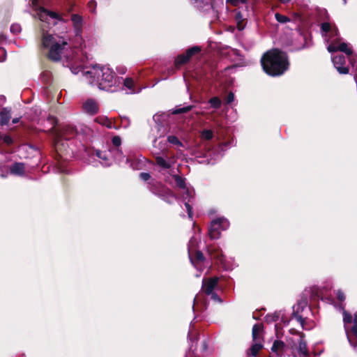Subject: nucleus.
<instances>
[{
    "label": "nucleus",
    "mask_w": 357,
    "mask_h": 357,
    "mask_svg": "<svg viewBox=\"0 0 357 357\" xmlns=\"http://www.w3.org/2000/svg\"><path fill=\"white\" fill-rule=\"evenodd\" d=\"M42 29V47L50 60H63V65L69 68L72 73L77 75L82 72L89 84L101 90L114 91L112 88L120 81L112 68L98 64L87 66L88 56L82 47L72 49L67 38L45 33L43 26Z\"/></svg>",
    "instance_id": "1"
},
{
    "label": "nucleus",
    "mask_w": 357,
    "mask_h": 357,
    "mask_svg": "<svg viewBox=\"0 0 357 357\" xmlns=\"http://www.w3.org/2000/svg\"><path fill=\"white\" fill-rule=\"evenodd\" d=\"M264 70L269 75H282L289 67L287 54L278 50H272L266 52L261 59Z\"/></svg>",
    "instance_id": "2"
},
{
    "label": "nucleus",
    "mask_w": 357,
    "mask_h": 357,
    "mask_svg": "<svg viewBox=\"0 0 357 357\" xmlns=\"http://www.w3.org/2000/svg\"><path fill=\"white\" fill-rule=\"evenodd\" d=\"M218 278L216 277L203 280L202 292L198 294L194 298V303L192 306L194 312L204 311L207 308L205 295L210 296L211 299L214 301L221 302V299L215 292V290L218 287Z\"/></svg>",
    "instance_id": "3"
},
{
    "label": "nucleus",
    "mask_w": 357,
    "mask_h": 357,
    "mask_svg": "<svg viewBox=\"0 0 357 357\" xmlns=\"http://www.w3.org/2000/svg\"><path fill=\"white\" fill-rule=\"evenodd\" d=\"M153 147L155 149L153 151V155L156 165L164 170L171 169L176 161V158L174 154L169 153L166 143L164 142L157 143V139H155Z\"/></svg>",
    "instance_id": "4"
},
{
    "label": "nucleus",
    "mask_w": 357,
    "mask_h": 357,
    "mask_svg": "<svg viewBox=\"0 0 357 357\" xmlns=\"http://www.w3.org/2000/svg\"><path fill=\"white\" fill-rule=\"evenodd\" d=\"M200 239V236L196 234L190 238L188 245L190 260L195 268L199 271V273L196 275L197 277H199L203 271V264L204 261L203 254L200 251L197 250Z\"/></svg>",
    "instance_id": "5"
},
{
    "label": "nucleus",
    "mask_w": 357,
    "mask_h": 357,
    "mask_svg": "<svg viewBox=\"0 0 357 357\" xmlns=\"http://www.w3.org/2000/svg\"><path fill=\"white\" fill-rule=\"evenodd\" d=\"M34 15L41 22L47 23L48 26L55 25L57 21L60 20L56 13L49 11L42 7L36 8Z\"/></svg>",
    "instance_id": "6"
},
{
    "label": "nucleus",
    "mask_w": 357,
    "mask_h": 357,
    "mask_svg": "<svg viewBox=\"0 0 357 357\" xmlns=\"http://www.w3.org/2000/svg\"><path fill=\"white\" fill-rule=\"evenodd\" d=\"M209 254L211 257L213 259H216L226 271L231 270L234 267V264L233 262L230 261L226 258V257L222 254V251L215 248H210L208 249Z\"/></svg>",
    "instance_id": "7"
},
{
    "label": "nucleus",
    "mask_w": 357,
    "mask_h": 357,
    "mask_svg": "<svg viewBox=\"0 0 357 357\" xmlns=\"http://www.w3.org/2000/svg\"><path fill=\"white\" fill-rule=\"evenodd\" d=\"M151 190L155 195L160 197L165 202L172 204L177 199V197L169 189L165 188L162 185H159L158 187H152Z\"/></svg>",
    "instance_id": "8"
},
{
    "label": "nucleus",
    "mask_w": 357,
    "mask_h": 357,
    "mask_svg": "<svg viewBox=\"0 0 357 357\" xmlns=\"http://www.w3.org/2000/svg\"><path fill=\"white\" fill-rule=\"evenodd\" d=\"M201 51V48L199 46H194L188 49L185 54H179L175 59L174 66L176 69H178L182 65L185 64L188 62L190 58L199 53Z\"/></svg>",
    "instance_id": "9"
},
{
    "label": "nucleus",
    "mask_w": 357,
    "mask_h": 357,
    "mask_svg": "<svg viewBox=\"0 0 357 357\" xmlns=\"http://www.w3.org/2000/svg\"><path fill=\"white\" fill-rule=\"evenodd\" d=\"M262 326L261 324H255L252 328V338L254 344H252L250 351L252 355L255 356L258 351L262 348L261 341V333L262 331Z\"/></svg>",
    "instance_id": "10"
},
{
    "label": "nucleus",
    "mask_w": 357,
    "mask_h": 357,
    "mask_svg": "<svg viewBox=\"0 0 357 357\" xmlns=\"http://www.w3.org/2000/svg\"><path fill=\"white\" fill-rule=\"evenodd\" d=\"M307 309V302L306 300L300 301L293 306L292 317L298 321V322L302 326L303 328V323L305 319L303 318V312Z\"/></svg>",
    "instance_id": "11"
},
{
    "label": "nucleus",
    "mask_w": 357,
    "mask_h": 357,
    "mask_svg": "<svg viewBox=\"0 0 357 357\" xmlns=\"http://www.w3.org/2000/svg\"><path fill=\"white\" fill-rule=\"evenodd\" d=\"M82 109L83 112L93 116L98 112L99 104L96 100L93 98H88L83 101Z\"/></svg>",
    "instance_id": "12"
},
{
    "label": "nucleus",
    "mask_w": 357,
    "mask_h": 357,
    "mask_svg": "<svg viewBox=\"0 0 357 357\" xmlns=\"http://www.w3.org/2000/svg\"><path fill=\"white\" fill-rule=\"evenodd\" d=\"M181 192L182 194V197L184 200H188L185 203V206L187 210L189 218H192V206L190 204V202H191V199L193 198L195 192L194 189L190 186H187L182 190H181Z\"/></svg>",
    "instance_id": "13"
},
{
    "label": "nucleus",
    "mask_w": 357,
    "mask_h": 357,
    "mask_svg": "<svg viewBox=\"0 0 357 357\" xmlns=\"http://www.w3.org/2000/svg\"><path fill=\"white\" fill-rule=\"evenodd\" d=\"M334 67L340 74L346 75L349 73V68L346 66L345 57L343 55H336L332 57Z\"/></svg>",
    "instance_id": "14"
},
{
    "label": "nucleus",
    "mask_w": 357,
    "mask_h": 357,
    "mask_svg": "<svg viewBox=\"0 0 357 357\" xmlns=\"http://www.w3.org/2000/svg\"><path fill=\"white\" fill-rule=\"evenodd\" d=\"M110 150L112 162L114 160L116 161L120 165L125 163L128 165L129 167L134 168L132 162H130V160L129 158H125V155L123 154L120 148L110 149Z\"/></svg>",
    "instance_id": "15"
},
{
    "label": "nucleus",
    "mask_w": 357,
    "mask_h": 357,
    "mask_svg": "<svg viewBox=\"0 0 357 357\" xmlns=\"http://www.w3.org/2000/svg\"><path fill=\"white\" fill-rule=\"evenodd\" d=\"M94 155L99 159V162L102 166L109 167L112 164L110 149L107 151L96 150Z\"/></svg>",
    "instance_id": "16"
},
{
    "label": "nucleus",
    "mask_w": 357,
    "mask_h": 357,
    "mask_svg": "<svg viewBox=\"0 0 357 357\" xmlns=\"http://www.w3.org/2000/svg\"><path fill=\"white\" fill-rule=\"evenodd\" d=\"M77 134V130L75 126L72 125H65L62 127L60 132L57 135V140L58 142L56 144L59 143V140L62 138L65 139H70V138L74 137Z\"/></svg>",
    "instance_id": "17"
},
{
    "label": "nucleus",
    "mask_w": 357,
    "mask_h": 357,
    "mask_svg": "<svg viewBox=\"0 0 357 357\" xmlns=\"http://www.w3.org/2000/svg\"><path fill=\"white\" fill-rule=\"evenodd\" d=\"M223 226L224 225H209L208 233L210 238L212 239L218 238L220 234V229H226V227Z\"/></svg>",
    "instance_id": "18"
},
{
    "label": "nucleus",
    "mask_w": 357,
    "mask_h": 357,
    "mask_svg": "<svg viewBox=\"0 0 357 357\" xmlns=\"http://www.w3.org/2000/svg\"><path fill=\"white\" fill-rule=\"evenodd\" d=\"M343 321L344 325L346 326L347 324H350L352 321V316L350 313L347 312L345 310H343ZM346 334L347 336L348 341L350 345L354 348V350L357 351V345L354 343L350 338L349 333L347 331V327L345 326Z\"/></svg>",
    "instance_id": "19"
},
{
    "label": "nucleus",
    "mask_w": 357,
    "mask_h": 357,
    "mask_svg": "<svg viewBox=\"0 0 357 357\" xmlns=\"http://www.w3.org/2000/svg\"><path fill=\"white\" fill-rule=\"evenodd\" d=\"M11 174L22 176L25 172V165L22 162H15L9 168Z\"/></svg>",
    "instance_id": "20"
},
{
    "label": "nucleus",
    "mask_w": 357,
    "mask_h": 357,
    "mask_svg": "<svg viewBox=\"0 0 357 357\" xmlns=\"http://www.w3.org/2000/svg\"><path fill=\"white\" fill-rule=\"evenodd\" d=\"M119 79V77H117ZM120 82H117V84H121V82L123 83V86L128 89L127 93H135L139 92V91H136L135 89V83L132 78H126L123 79L122 77L119 78Z\"/></svg>",
    "instance_id": "21"
},
{
    "label": "nucleus",
    "mask_w": 357,
    "mask_h": 357,
    "mask_svg": "<svg viewBox=\"0 0 357 357\" xmlns=\"http://www.w3.org/2000/svg\"><path fill=\"white\" fill-rule=\"evenodd\" d=\"M71 20L76 31V36H78L82 30V17L77 14H73L71 16Z\"/></svg>",
    "instance_id": "22"
},
{
    "label": "nucleus",
    "mask_w": 357,
    "mask_h": 357,
    "mask_svg": "<svg viewBox=\"0 0 357 357\" xmlns=\"http://www.w3.org/2000/svg\"><path fill=\"white\" fill-rule=\"evenodd\" d=\"M172 181H169V180L166 179V181H167L170 183H172L174 181L176 186L178 188H179L181 190H182L183 189H184L185 187L188 186V185L185 183V178L178 176V175H174V174L172 175Z\"/></svg>",
    "instance_id": "23"
},
{
    "label": "nucleus",
    "mask_w": 357,
    "mask_h": 357,
    "mask_svg": "<svg viewBox=\"0 0 357 357\" xmlns=\"http://www.w3.org/2000/svg\"><path fill=\"white\" fill-rule=\"evenodd\" d=\"M172 181H169V180L166 179V181H167L170 183H172L174 181L176 186L178 188H179L181 190H182L183 189H184L185 187L188 186V185L185 183V178L178 176V175H174V174L172 175Z\"/></svg>",
    "instance_id": "24"
},
{
    "label": "nucleus",
    "mask_w": 357,
    "mask_h": 357,
    "mask_svg": "<svg viewBox=\"0 0 357 357\" xmlns=\"http://www.w3.org/2000/svg\"><path fill=\"white\" fill-rule=\"evenodd\" d=\"M229 142H226L220 144L217 149L213 153L214 159L217 160L221 158L223 155L224 151L226 150L227 148L229 147Z\"/></svg>",
    "instance_id": "25"
},
{
    "label": "nucleus",
    "mask_w": 357,
    "mask_h": 357,
    "mask_svg": "<svg viewBox=\"0 0 357 357\" xmlns=\"http://www.w3.org/2000/svg\"><path fill=\"white\" fill-rule=\"evenodd\" d=\"M1 124L7 125L11 118L10 109L3 107L0 110Z\"/></svg>",
    "instance_id": "26"
},
{
    "label": "nucleus",
    "mask_w": 357,
    "mask_h": 357,
    "mask_svg": "<svg viewBox=\"0 0 357 357\" xmlns=\"http://www.w3.org/2000/svg\"><path fill=\"white\" fill-rule=\"evenodd\" d=\"M297 350L300 354L303 356H307L308 354L307 344L302 337H300L299 338Z\"/></svg>",
    "instance_id": "27"
},
{
    "label": "nucleus",
    "mask_w": 357,
    "mask_h": 357,
    "mask_svg": "<svg viewBox=\"0 0 357 357\" xmlns=\"http://www.w3.org/2000/svg\"><path fill=\"white\" fill-rule=\"evenodd\" d=\"M167 142L169 144L177 146L178 148V147H184L183 144L175 135H168L167 136Z\"/></svg>",
    "instance_id": "28"
},
{
    "label": "nucleus",
    "mask_w": 357,
    "mask_h": 357,
    "mask_svg": "<svg viewBox=\"0 0 357 357\" xmlns=\"http://www.w3.org/2000/svg\"><path fill=\"white\" fill-rule=\"evenodd\" d=\"M96 121L105 126H106L108 128H113V123L107 117L105 116H100L96 119Z\"/></svg>",
    "instance_id": "29"
},
{
    "label": "nucleus",
    "mask_w": 357,
    "mask_h": 357,
    "mask_svg": "<svg viewBox=\"0 0 357 357\" xmlns=\"http://www.w3.org/2000/svg\"><path fill=\"white\" fill-rule=\"evenodd\" d=\"M214 137V132L211 129H204L201 132L202 139L210 140Z\"/></svg>",
    "instance_id": "30"
},
{
    "label": "nucleus",
    "mask_w": 357,
    "mask_h": 357,
    "mask_svg": "<svg viewBox=\"0 0 357 357\" xmlns=\"http://www.w3.org/2000/svg\"><path fill=\"white\" fill-rule=\"evenodd\" d=\"M209 104L211 107L214 109H218L220 107L222 102L221 100L218 97H213L208 100Z\"/></svg>",
    "instance_id": "31"
},
{
    "label": "nucleus",
    "mask_w": 357,
    "mask_h": 357,
    "mask_svg": "<svg viewBox=\"0 0 357 357\" xmlns=\"http://www.w3.org/2000/svg\"><path fill=\"white\" fill-rule=\"evenodd\" d=\"M211 215L212 218L211 223H228L229 222L228 220L222 215H218L217 216L213 217L212 215V213L211 214Z\"/></svg>",
    "instance_id": "32"
},
{
    "label": "nucleus",
    "mask_w": 357,
    "mask_h": 357,
    "mask_svg": "<svg viewBox=\"0 0 357 357\" xmlns=\"http://www.w3.org/2000/svg\"><path fill=\"white\" fill-rule=\"evenodd\" d=\"M284 346V344L283 342L280 341V340H275L273 342L271 350L273 352H279L281 350H282Z\"/></svg>",
    "instance_id": "33"
},
{
    "label": "nucleus",
    "mask_w": 357,
    "mask_h": 357,
    "mask_svg": "<svg viewBox=\"0 0 357 357\" xmlns=\"http://www.w3.org/2000/svg\"><path fill=\"white\" fill-rule=\"evenodd\" d=\"M275 17L278 22L282 24L290 22V19L288 17L282 15L278 13L275 14Z\"/></svg>",
    "instance_id": "34"
},
{
    "label": "nucleus",
    "mask_w": 357,
    "mask_h": 357,
    "mask_svg": "<svg viewBox=\"0 0 357 357\" xmlns=\"http://www.w3.org/2000/svg\"><path fill=\"white\" fill-rule=\"evenodd\" d=\"M192 107H193V106H192V105L181 107L175 109L173 111V114H177L185 113V112H187L191 110Z\"/></svg>",
    "instance_id": "35"
},
{
    "label": "nucleus",
    "mask_w": 357,
    "mask_h": 357,
    "mask_svg": "<svg viewBox=\"0 0 357 357\" xmlns=\"http://www.w3.org/2000/svg\"><path fill=\"white\" fill-rule=\"evenodd\" d=\"M112 146L109 147V149H116V148H120V146L121 144V139L119 136H114L112 138Z\"/></svg>",
    "instance_id": "36"
},
{
    "label": "nucleus",
    "mask_w": 357,
    "mask_h": 357,
    "mask_svg": "<svg viewBox=\"0 0 357 357\" xmlns=\"http://www.w3.org/2000/svg\"><path fill=\"white\" fill-rule=\"evenodd\" d=\"M197 332L195 330L190 328L188 335L189 340L192 342H197Z\"/></svg>",
    "instance_id": "37"
},
{
    "label": "nucleus",
    "mask_w": 357,
    "mask_h": 357,
    "mask_svg": "<svg viewBox=\"0 0 357 357\" xmlns=\"http://www.w3.org/2000/svg\"><path fill=\"white\" fill-rule=\"evenodd\" d=\"M0 139L3 142L7 145H10L13 144V140L10 135H3L0 133Z\"/></svg>",
    "instance_id": "38"
},
{
    "label": "nucleus",
    "mask_w": 357,
    "mask_h": 357,
    "mask_svg": "<svg viewBox=\"0 0 357 357\" xmlns=\"http://www.w3.org/2000/svg\"><path fill=\"white\" fill-rule=\"evenodd\" d=\"M52 74L50 71L45 70L41 73V78L45 82L48 83L51 80Z\"/></svg>",
    "instance_id": "39"
},
{
    "label": "nucleus",
    "mask_w": 357,
    "mask_h": 357,
    "mask_svg": "<svg viewBox=\"0 0 357 357\" xmlns=\"http://www.w3.org/2000/svg\"><path fill=\"white\" fill-rule=\"evenodd\" d=\"M351 332L357 339V312L354 314V326L351 328Z\"/></svg>",
    "instance_id": "40"
},
{
    "label": "nucleus",
    "mask_w": 357,
    "mask_h": 357,
    "mask_svg": "<svg viewBox=\"0 0 357 357\" xmlns=\"http://www.w3.org/2000/svg\"><path fill=\"white\" fill-rule=\"evenodd\" d=\"M10 31L14 33L17 34L19 33L21 31V26L18 24H13L10 26Z\"/></svg>",
    "instance_id": "41"
},
{
    "label": "nucleus",
    "mask_w": 357,
    "mask_h": 357,
    "mask_svg": "<svg viewBox=\"0 0 357 357\" xmlns=\"http://www.w3.org/2000/svg\"><path fill=\"white\" fill-rule=\"evenodd\" d=\"M88 8L91 13H95L96 9V2L93 0L90 1L88 3Z\"/></svg>",
    "instance_id": "42"
},
{
    "label": "nucleus",
    "mask_w": 357,
    "mask_h": 357,
    "mask_svg": "<svg viewBox=\"0 0 357 357\" xmlns=\"http://www.w3.org/2000/svg\"><path fill=\"white\" fill-rule=\"evenodd\" d=\"M279 318V314H272V315H267L266 319V321L268 322L269 321H276Z\"/></svg>",
    "instance_id": "43"
},
{
    "label": "nucleus",
    "mask_w": 357,
    "mask_h": 357,
    "mask_svg": "<svg viewBox=\"0 0 357 357\" xmlns=\"http://www.w3.org/2000/svg\"><path fill=\"white\" fill-rule=\"evenodd\" d=\"M335 294H336L337 298L340 301H344L345 300L344 294L341 290H337Z\"/></svg>",
    "instance_id": "44"
},
{
    "label": "nucleus",
    "mask_w": 357,
    "mask_h": 357,
    "mask_svg": "<svg viewBox=\"0 0 357 357\" xmlns=\"http://www.w3.org/2000/svg\"><path fill=\"white\" fill-rule=\"evenodd\" d=\"M234 95L232 92H230L226 98V100H225L227 104H230L234 101Z\"/></svg>",
    "instance_id": "45"
},
{
    "label": "nucleus",
    "mask_w": 357,
    "mask_h": 357,
    "mask_svg": "<svg viewBox=\"0 0 357 357\" xmlns=\"http://www.w3.org/2000/svg\"><path fill=\"white\" fill-rule=\"evenodd\" d=\"M139 177L142 180L146 181L149 180V178H151V175L149 173L142 172L140 173Z\"/></svg>",
    "instance_id": "46"
},
{
    "label": "nucleus",
    "mask_w": 357,
    "mask_h": 357,
    "mask_svg": "<svg viewBox=\"0 0 357 357\" xmlns=\"http://www.w3.org/2000/svg\"><path fill=\"white\" fill-rule=\"evenodd\" d=\"M246 0H227V3L232 4L233 6H236L238 3H243Z\"/></svg>",
    "instance_id": "47"
},
{
    "label": "nucleus",
    "mask_w": 357,
    "mask_h": 357,
    "mask_svg": "<svg viewBox=\"0 0 357 357\" xmlns=\"http://www.w3.org/2000/svg\"><path fill=\"white\" fill-rule=\"evenodd\" d=\"M0 51L1 52L3 56L1 59H0V61H3L6 59V51L4 50L0 49Z\"/></svg>",
    "instance_id": "48"
},
{
    "label": "nucleus",
    "mask_w": 357,
    "mask_h": 357,
    "mask_svg": "<svg viewBox=\"0 0 357 357\" xmlns=\"http://www.w3.org/2000/svg\"><path fill=\"white\" fill-rule=\"evenodd\" d=\"M313 291H314L315 293V296L318 298H319L321 296L320 294H319V288H316L314 287Z\"/></svg>",
    "instance_id": "49"
},
{
    "label": "nucleus",
    "mask_w": 357,
    "mask_h": 357,
    "mask_svg": "<svg viewBox=\"0 0 357 357\" xmlns=\"http://www.w3.org/2000/svg\"><path fill=\"white\" fill-rule=\"evenodd\" d=\"M6 37L3 34L0 35V43L6 40Z\"/></svg>",
    "instance_id": "50"
},
{
    "label": "nucleus",
    "mask_w": 357,
    "mask_h": 357,
    "mask_svg": "<svg viewBox=\"0 0 357 357\" xmlns=\"http://www.w3.org/2000/svg\"><path fill=\"white\" fill-rule=\"evenodd\" d=\"M237 28H238V30H240V31H241V30H243V29L244 26H243V25H242L241 23H238V24H237Z\"/></svg>",
    "instance_id": "51"
},
{
    "label": "nucleus",
    "mask_w": 357,
    "mask_h": 357,
    "mask_svg": "<svg viewBox=\"0 0 357 357\" xmlns=\"http://www.w3.org/2000/svg\"><path fill=\"white\" fill-rule=\"evenodd\" d=\"M198 225H193V229H194L195 231H200V229H199V227H198Z\"/></svg>",
    "instance_id": "52"
},
{
    "label": "nucleus",
    "mask_w": 357,
    "mask_h": 357,
    "mask_svg": "<svg viewBox=\"0 0 357 357\" xmlns=\"http://www.w3.org/2000/svg\"><path fill=\"white\" fill-rule=\"evenodd\" d=\"M5 98L3 96H0V105L4 102Z\"/></svg>",
    "instance_id": "53"
},
{
    "label": "nucleus",
    "mask_w": 357,
    "mask_h": 357,
    "mask_svg": "<svg viewBox=\"0 0 357 357\" xmlns=\"http://www.w3.org/2000/svg\"><path fill=\"white\" fill-rule=\"evenodd\" d=\"M20 119L19 118H15L13 119V123H17L19 122Z\"/></svg>",
    "instance_id": "54"
},
{
    "label": "nucleus",
    "mask_w": 357,
    "mask_h": 357,
    "mask_svg": "<svg viewBox=\"0 0 357 357\" xmlns=\"http://www.w3.org/2000/svg\"><path fill=\"white\" fill-rule=\"evenodd\" d=\"M158 118H159V116H158V115H154L153 117V120L155 122H157L158 121Z\"/></svg>",
    "instance_id": "55"
},
{
    "label": "nucleus",
    "mask_w": 357,
    "mask_h": 357,
    "mask_svg": "<svg viewBox=\"0 0 357 357\" xmlns=\"http://www.w3.org/2000/svg\"><path fill=\"white\" fill-rule=\"evenodd\" d=\"M280 1H281L282 3H289V1H291V0H280Z\"/></svg>",
    "instance_id": "56"
},
{
    "label": "nucleus",
    "mask_w": 357,
    "mask_h": 357,
    "mask_svg": "<svg viewBox=\"0 0 357 357\" xmlns=\"http://www.w3.org/2000/svg\"><path fill=\"white\" fill-rule=\"evenodd\" d=\"M1 177H3V178H4V177H6V174H1Z\"/></svg>",
    "instance_id": "57"
},
{
    "label": "nucleus",
    "mask_w": 357,
    "mask_h": 357,
    "mask_svg": "<svg viewBox=\"0 0 357 357\" xmlns=\"http://www.w3.org/2000/svg\"><path fill=\"white\" fill-rule=\"evenodd\" d=\"M192 347H193V345H192H192H190V350H192Z\"/></svg>",
    "instance_id": "58"
},
{
    "label": "nucleus",
    "mask_w": 357,
    "mask_h": 357,
    "mask_svg": "<svg viewBox=\"0 0 357 357\" xmlns=\"http://www.w3.org/2000/svg\"><path fill=\"white\" fill-rule=\"evenodd\" d=\"M215 132H216L217 133L218 132V128H215Z\"/></svg>",
    "instance_id": "59"
},
{
    "label": "nucleus",
    "mask_w": 357,
    "mask_h": 357,
    "mask_svg": "<svg viewBox=\"0 0 357 357\" xmlns=\"http://www.w3.org/2000/svg\"><path fill=\"white\" fill-rule=\"evenodd\" d=\"M344 1H345L346 0H344Z\"/></svg>",
    "instance_id": "60"
}]
</instances>
